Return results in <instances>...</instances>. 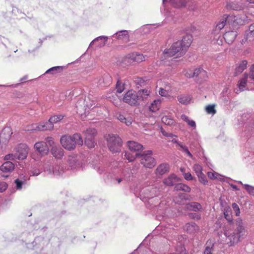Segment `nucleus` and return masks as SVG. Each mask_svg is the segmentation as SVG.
Returning <instances> with one entry per match:
<instances>
[{"instance_id":"f257e3e1","label":"nucleus","mask_w":254,"mask_h":254,"mask_svg":"<svg viewBox=\"0 0 254 254\" xmlns=\"http://www.w3.org/2000/svg\"><path fill=\"white\" fill-rule=\"evenodd\" d=\"M237 229L232 230L230 228L226 229L224 231V235L226 237L227 244L229 246H233L240 241V239L244 236L246 230L243 225L242 219L237 220Z\"/></svg>"},{"instance_id":"f03ea898","label":"nucleus","mask_w":254,"mask_h":254,"mask_svg":"<svg viewBox=\"0 0 254 254\" xmlns=\"http://www.w3.org/2000/svg\"><path fill=\"white\" fill-rule=\"evenodd\" d=\"M60 143L64 149L71 151L75 148L76 145H82L83 142L80 134L74 133L72 135H62L60 139Z\"/></svg>"},{"instance_id":"7ed1b4c3","label":"nucleus","mask_w":254,"mask_h":254,"mask_svg":"<svg viewBox=\"0 0 254 254\" xmlns=\"http://www.w3.org/2000/svg\"><path fill=\"white\" fill-rule=\"evenodd\" d=\"M109 150L113 153L119 152L121 150L122 141L117 135L108 134L105 136Z\"/></svg>"},{"instance_id":"20e7f679","label":"nucleus","mask_w":254,"mask_h":254,"mask_svg":"<svg viewBox=\"0 0 254 254\" xmlns=\"http://www.w3.org/2000/svg\"><path fill=\"white\" fill-rule=\"evenodd\" d=\"M152 151L148 150L144 151L142 154L136 153V156L140 157V162L143 166L146 168H153L156 164L154 158L152 156Z\"/></svg>"},{"instance_id":"39448f33","label":"nucleus","mask_w":254,"mask_h":254,"mask_svg":"<svg viewBox=\"0 0 254 254\" xmlns=\"http://www.w3.org/2000/svg\"><path fill=\"white\" fill-rule=\"evenodd\" d=\"M186 51L182 46V44L178 41L173 43L170 48L164 51V54L168 57L175 56L176 57H180L185 54Z\"/></svg>"},{"instance_id":"423d86ee","label":"nucleus","mask_w":254,"mask_h":254,"mask_svg":"<svg viewBox=\"0 0 254 254\" xmlns=\"http://www.w3.org/2000/svg\"><path fill=\"white\" fill-rule=\"evenodd\" d=\"M123 101L131 106L139 105L138 94L133 90H129L124 94Z\"/></svg>"},{"instance_id":"0eeeda50","label":"nucleus","mask_w":254,"mask_h":254,"mask_svg":"<svg viewBox=\"0 0 254 254\" xmlns=\"http://www.w3.org/2000/svg\"><path fill=\"white\" fill-rule=\"evenodd\" d=\"M18 160H24L27 157L29 151V147L25 143L18 144L14 149Z\"/></svg>"},{"instance_id":"6e6552de","label":"nucleus","mask_w":254,"mask_h":254,"mask_svg":"<svg viewBox=\"0 0 254 254\" xmlns=\"http://www.w3.org/2000/svg\"><path fill=\"white\" fill-rule=\"evenodd\" d=\"M145 60V57L142 54L137 52H133L127 54L124 58L125 64H131L135 62L141 63Z\"/></svg>"},{"instance_id":"1a4fd4ad","label":"nucleus","mask_w":254,"mask_h":254,"mask_svg":"<svg viewBox=\"0 0 254 254\" xmlns=\"http://www.w3.org/2000/svg\"><path fill=\"white\" fill-rule=\"evenodd\" d=\"M97 131L94 128H88L84 132L85 143L89 148L94 147L95 142L94 137L96 135Z\"/></svg>"},{"instance_id":"9d476101","label":"nucleus","mask_w":254,"mask_h":254,"mask_svg":"<svg viewBox=\"0 0 254 254\" xmlns=\"http://www.w3.org/2000/svg\"><path fill=\"white\" fill-rule=\"evenodd\" d=\"M12 133V130L10 127H6L4 128L0 134V143L1 145L7 144Z\"/></svg>"},{"instance_id":"9b49d317","label":"nucleus","mask_w":254,"mask_h":254,"mask_svg":"<svg viewBox=\"0 0 254 254\" xmlns=\"http://www.w3.org/2000/svg\"><path fill=\"white\" fill-rule=\"evenodd\" d=\"M34 149L41 156L47 155L49 151L47 143L43 141L36 142L34 145Z\"/></svg>"},{"instance_id":"f8f14e48","label":"nucleus","mask_w":254,"mask_h":254,"mask_svg":"<svg viewBox=\"0 0 254 254\" xmlns=\"http://www.w3.org/2000/svg\"><path fill=\"white\" fill-rule=\"evenodd\" d=\"M169 165L167 163L160 164L156 169L155 173L157 176H161L169 171Z\"/></svg>"},{"instance_id":"ddd939ff","label":"nucleus","mask_w":254,"mask_h":254,"mask_svg":"<svg viewBox=\"0 0 254 254\" xmlns=\"http://www.w3.org/2000/svg\"><path fill=\"white\" fill-rule=\"evenodd\" d=\"M51 152L53 156L57 159H61L64 154L63 149L60 146H53L51 149Z\"/></svg>"},{"instance_id":"4468645a","label":"nucleus","mask_w":254,"mask_h":254,"mask_svg":"<svg viewBox=\"0 0 254 254\" xmlns=\"http://www.w3.org/2000/svg\"><path fill=\"white\" fill-rule=\"evenodd\" d=\"M180 181L179 178L174 174H171L163 180V183L166 186H172Z\"/></svg>"},{"instance_id":"2eb2a0df","label":"nucleus","mask_w":254,"mask_h":254,"mask_svg":"<svg viewBox=\"0 0 254 254\" xmlns=\"http://www.w3.org/2000/svg\"><path fill=\"white\" fill-rule=\"evenodd\" d=\"M14 168L15 165L11 161H6L0 167V170L3 173H10Z\"/></svg>"},{"instance_id":"dca6fc26","label":"nucleus","mask_w":254,"mask_h":254,"mask_svg":"<svg viewBox=\"0 0 254 254\" xmlns=\"http://www.w3.org/2000/svg\"><path fill=\"white\" fill-rule=\"evenodd\" d=\"M237 36V33L235 31H230L226 32L224 35V39L229 44H232L236 39Z\"/></svg>"},{"instance_id":"f3484780","label":"nucleus","mask_w":254,"mask_h":254,"mask_svg":"<svg viewBox=\"0 0 254 254\" xmlns=\"http://www.w3.org/2000/svg\"><path fill=\"white\" fill-rule=\"evenodd\" d=\"M138 96V98L143 101H147L150 97L151 91L147 89H140L136 92Z\"/></svg>"},{"instance_id":"a211bd4d","label":"nucleus","mask_w":254,"mask_h":254,"mask_svg":"<svg viewBox=\"0 0 254 254\" xmlns=\"http://www.w3.org/2000/svg\"><path fill=\"white\" fill-rule=\"evenodd\" d=\"M127 145L129 149L133 151H142L144 149L142 144L133 141H128Z\"/></svg>"},{"instance_id":"6ab92c4d","label":"nucleus","mask_w":254,"mask_h":254,"mask_svg":"<svg viewBox=\"0 0 254 254\" xmlns=\"http://www.w3.org/2000/svg\"><path fill=\"white\" fill-rule=\"evenodd\" d=\"M192 41V36L190 35H186L183 37L181 41L178 42L182 44V47L187 51V49L190 45Z\"/></svg>"},{"instance_id":"aec40b11","label":"nucleus","mask_w":254,"mask_h":254,"mask_svg":"<svg viewBox=\"0 0 254 254\" xmlns=\"http://www.w3.org/2000/svg\"><path fill=\"white\" fill-rule=\"evenodd\" d=\"M248 74L245 73L238 81L237 86L240 91L244 90L247 83L248 82Z\"/></svg>"},{"instance_id":"412c9836","label":"nucleus","mask_w":254,"mask_h":254,"mask_svg":"<svg viewBox=\"0 0 254 254\" xmlns=\"http://www.w3.org/2000/svg\"><path fill=\"white\" fill-rule=\"evenodd\" d=\"M54 129V125L49 121L43 122L38 124L37 126V129L41 131L52 130Z\"/></svg>"},{"instance_id":"4be33fe9","label":"nucleus","mask_w":254,"mask_h":254,"mask_svg":"<svg viewBox=\"0 0 254 254\" xmlns=\"http://www.w3.org/2000/svg\"><path fill=\"white\" fill-rule=\"evenodd\" d=\"M162 101V100L160 99L154 100L149 107V110L152 112L158 111L160 108Z\"/></svg>"},{"instance_id":"5701e85b","label":"nucleus","mask_w":254,"mask_h":254,"mask_svg":"<svg viewBox=\"0 0 254 254\" xmlns=\"http://www.w3.org/2000/svg\"><path fill=\"white\" fill-rule=\"evenodd\" d=\"M185 208L189 210L196 211L200 210L202 208V207L200 203L196 202H192L187 204Z\"/></svg>"},{"instance_id":"b1692460","label":"nucleus","mask_w":254,"mask_h":254,"mask_svg":"<svg viewBox=\"0 0 254 254\" xmlns=\"http://www.w3.org/2000/svg\"><path fill=\"white\" fill-rule=\"evenodd\" d=\"M247 64L248 62L246 60L241 61L235 69V75H238L241 73L247 68Z\"/></svg>"},{"instance_id":"393cba45","label":"nucleus","mask_w":254,"mask_h":254,"mask_svg":"<svg viewBox=\"0 0 254 254\" xmlns=\"http://www.w3.org/2000/svg\"><path fill=\"white\" fill-rule=\"evenodd\" d=\"M185 229L189 233H193L198 231L199 227L195 223H187L185 226Z\"/></svg>"},{"instance_id":"a878e982","label":"nucleus","mask_w":254,"mask_h":254,"mask_svg":"<svg viewBox=\"0 0 254 254\" xmlns=\"http://www.w3.org/2000/svg\"><path fill=\"white\" fill-rule=\"evenodd\" d=\"M117 118L121 122L125 123L127 126L131 125L133 121V120L131 117H128L127 118H126L123 115L121 114H117Z\"/></svg>"},{"instance_id":"bb28decb","label":"nucleus","mask_w":254,"mask_h":254,"mask_svg":"<svg viewBox=\"0 0 254 254\" xmlns=\"http://www.w3.org/2000/svg\"><path fill=\"white\" fill-rule=\"evenodd\" d=\"M179 199H181L182 200H190V195L185 194V193H180L177 196H175L174 198V201L175 203L179 204H183L184 202H182L181 200H179Z\"/></svg>"},{"instance_id":"cd10ccee","label":"nucleus","mask_w":254,"mask_h":254,"mask_svg":"<svg viewBox=\"0 0 254 254\" xmlns=\"http://www.w3.org/2000/svg\"><path fill=\"white\" fill-rule=\"evenodd\" d=\"M173 5L177 8L185 7L189 1V0H171Z\"/></svg>"},{"instance_id":"c85d7f7f","label":"nucleus","mask_w":254,"mask_h":254,"mask_svg":"<svg viewBox=\"0 0 254 254\" xmlns=\"http://www.w3.org/2000/svg\"><path fill=\"white\" fill-rule=\"evenodd\" d=\"M177 99L181 104H188L190 103L191 97L190 95L183 94L178 96Z\"/></svg>"},{"instance_id":"c756f323","label":"nucleus","mask_w":254,"mask_h":254,"mask_svg":"<svg viewBox=\"0 0 254 254\" xmlns=\"http://www.w3.org/2000/svg\"><path fill=\"white\" fill-rule=\"evenodd\" d=\"M175 190H182L185 192H189L190 191L191 189L188 185L183 183L177 184L174 188Z\"/></svg>"},{"instance_id":"7c9ffc66","label":"nucleus","mask_w":254,"mask_h":254,"mask_svg":"<svg viewBox=\"0 0 254 254\" xmlns=\"http://www.w3.org/2000/svg\"><path fill=\"white\" fill-rule=\"evenodd\" d=\"M224 215L225 218L229 222H233V216L231 209L230 207H226L224 210Z\"/></svg>"},{"instance_id":"2f4dec72","label":"nucleus","mask_w":254,"mask_h":254,"mask_svg":"<svg viewBox=\"0 0 254 254\" xmlns=\"http://www.w3.org/2000/svg\"><path fill=\"white\" fill-rule=\"evenodd\" d=\"M162 122L167 126H173L175 124V122L172 118L168 116H164L162 118Z\"/></svg>"},{"instance_id":"473e14b6","label":"nucleus","mask_w":254,"mask_h":254,"mask_svg":"<svg viewBox=\"0 0 254 254\" xmlns=\"http://www.w3.org/2000/svg\"><path fill=\"white\" fill-rule=\"evenodd\" d=\"M213 244L211 241H208L206 243V247L203 252V254H212L213 249Z\"/></svg>"},{"instance_id":"72a5a7b5","label":"nucleus","mask_w":254,"mask_h":254,"mask_svg":"<svg viewBox=\"0 0 254 254\" xmlns=\"http://www.w3.org/2000/svg\"><path fill=\"white\" fill-rule=\"evenodd\" d=\"M64 116L63 115H54L50 118L49 122L53 125L64 119Z\"/></svg>"},{"instance_id":"f704fd0d","label":"nucleus","mask_w":254,"mask_h":254,"mask_svg":"<svg viewBox=\"0 0 254 254\" xmlns=\"http://www.w3.org/2000/svg\"><path fill=\"white\" fill-rule=\"evenodd\" d=\"M223 37H222L220 35H216L214 37L212 42L213 44H217L221 46L223 43Z\"/></svg>"},{"instance_id":"c9c22d12","label":"nucleus","mask_w":254,"mask_h":254,"mask_svg":"<svg viewBox=\"0 0 254 254\" xmlns=\"http://www.w3.org/2000/svg\"><path fill=\"white\" fill-rule=\"evenodd\" d=\"M226 23V18H222L216 25L215 31H220L223 29Z\"/></svg>"},{"instance_id":"e433bc0d","label":"nucleus","mask_w":254,"mask_h":254,"mask_svg":"<svg viewBox=\"0 0 254 254\" xmlns=\"http://www.w3.org/2000/svg\"><path fill=\"white\" fill-rule=\"evenodd\" d=\"M226 8L228 9H233L238 10L241 9L242 6L238 4H236L232 2L227 4Z\"/></svg>"},{"instance_id":"4c0bfd02","label":"nucleus","mask_w":254,"mask_h":254,"mask_svg":"<svg viewBox=\"0 0 254 254\" xmlns=\"http://www.w3.org/2000/svg\"><path fill=\"white\" fill-rule=\"evenodd\" d=\"M215 105L214 104H210L206 106L205 111L209 114H215L216 110L215 109Z\"/></svg>"},{"instance_id":"58836bf2","label":"nucleus","mask_w":254,"mask_h":254,"mask_svg":"<svg viewBox=\"0 0 254 254\" xmlns=\"http://www.w3.org/2000/svg\"><path fill=\"white\" fill-rule=\"evenodd\" d=\"M116 36L118 39H122L123 38H128V34L127 30L120 31L116 33Z\"/></svg>"},{"instance_id":"ea45409f","label":"nucleus","mask_w":254,"mask_h":254,"mask_svg":"<svg viewBox=\"0 0 254 254\" xmlns=\"http://www.w3.org/2000/svg\"><path fill=\"white\" fill-rule=\"evenodd\" d=\"M199 73L200 75L198 78V79H200L201 81H206L207 80L208 76L207 72L205 70L202 68L201 72H200Z\"/></svg>"},{"instance_id":"a19ab883","label":"nucleus","mask_w":254,"mask_h":254,"mask_svg":"<svg viewBox=\"0 0 254 254\" xmlns=\"http://www.w3.org/2000/svg\"><path fill=\"white\" fill-rule=\"evenodd\" d=\"M193 170L196 173V175H201L202 173V167L198 164H195L193 166Z\"/></svg>"},{"instance_id":"79ce46f5","label":"nucleus","mask_w":254,"mask_h":254,"mask_svg":"<svg viewBox=\"0 0 254 254\" xmlns=\"http://www.w3.org/2000/svg\"><path fill=\"white\" fill-rule=\"evenodd\" d=\"M63 68L62 66H55L53 67L48 70H47L46 72V73L51 72L52 74H55L58 73V72L62 70Z\"/></svg>"},{"instance_id":"37998d69","label":"nucleus","mask_w":254,"mask_h":254,"mask_svg":"<svg viewBox=\"0 0 254 254\" xmlns=\"http://www.w3.org/2000/svg\"><path fill=\"white\" fill-rule=\"evenodd\" d=\"M197 177L199 179V181L203 184L204 185H206L208 184V181L206 178V176L203 173L201 174V175H197Z\"/></svg>"},{"instance_id":"c03bdc74","label":"nucleus","mask_w":254,"mask_h":254,"mask_svg":"<svg viewBox=\"0 0 254 254\" xmlns=\"http://www.w3.org/2000/svg\"><path fill=\"white\" fill-rule=\"evenodd\" d=\"M178 145L180 146V147L181 148L182 150L186 153L190 157L192 158L193 156L190 152V151L189 150L187 146L182 145L181 143H178Z\"/></svg>"},{"instance_id":"a18cd8bd","label":"nucleus","mask_w":254,"mask_h":254,"mask_svg":"<svg viewBox=\"0 0 254 254\" xmlns=\"http://www.w3.org/2000/svg\"><path fill=\"white\" fill-rule=\"evenodd\" d=\"M254 36V23L252 24L249 26V31L247 33V38L248 40L249 37Z\"/></svg>"},{"instance_id":"49530a36","label":"nucleus","mask_w":254,"mask_h":254,"mask_svg":"<svg viewBox=\"0 0 254 254\" xmlns=\"http://www.w3.org/2000/svg\"><path fill=\"white\" fill-rule=\"evenodd\" d=\"M17 159L16 155L15 153H10L5 155L4 157V160L6 161H9V160H13Z\"/></svg>"},{"instance_id":"de8ad7c7","label":"nucleus","mask_w":254,"mask_h":254,"mask_svg":"<svg viewBox=\"0 0 254 254\" xmlns=\"http://www.w3.org/2000/svg\"><path fill=\"white\" fill-rule=\"evenodd\" d=\"M232 207L234 211L236 216H239L240 214V209L239 206L236 203H233Z\"/></svg>"},{"instance_id":"09e8293b","label":"nucleus","mask_w":254,"mask_h":254,"mask_svg":"<svg viewBox=\"0 0 254 254\" xmlns=\"http://www.w3.org/2000/svg\"><path fill=\"white\" fill-rule=\"evenodd\" d=\"M244 188L251 195L254 196V187L248 185H245Z\"/></svg>"},{"instance_id":"8fccbe9b","label":"nucleus","mask_w":254,"mask_h":254,"mask_svg":"<svg viewBox=\"0 0 254 254\" xmlns=\"http://www.w3.org/2000/svg\"><path fill=\"white\" fill-rule=\"evenodd\" d=\"M250 78L254 81V64L252 65L249 69Z\"/></svg>"},{"instance_id":"3c124183","label":"nucleus","mask_w":254,"mask_h":254,"mask_svg":"<svg viewBox=\"0 0 254 254\" xmlns=\"http://www.w3.org/2000/svg\"><path fill=\"white\" fill-rule=\"evenodd\" d=\"M159 94L162 97H167L169 96V93L168 91L165 89H164L162 88H160L159 90Z\"/></svg>"},{"instance_id":"603ef678","label":"nucleus","mask_w":254,"mask_h":254,"mask_svg":"<svg viewBox=\"0 0 254 254\" xmlns=\"http://www.w3.org/2000/svg\"><path fill=\"white\" fill-rule=\"evenodd\" d=\"M7 184L4 182H0V192L5 191L7 188Z\"/></svg>"},{"instance_id":"864d4df0","label":"nucleus","mask_w":254,"mask_h":254,"mask_svg":"<svg viewBox=\"0 0 254 254\" xmlns=\"http://www.w3.org/2000/svg\"><path fill=\"white\" fill-rule=\"evenodd\" d=\"M207 176L211 180H215L217 178L218 174L212 172H208Z\"/></svg>"},{"instance_id":"5fc2aeb1","label":"nucleus","mask_w":254,"mask_h":254,"mask_svg":"<svg viewBox=\"0 0 254 254\" xmlns=\"http://www.w3.org/2000/svg\"><path fill=\"white\" fill-rule=\"evenodd\" d=\"M125 157L129 161V162L133 161L136 158V156H133L129 153H126Z\"/></svg>"},{"instance_id":"6e6d98bb","label":"nucleus","mask_w":254,"mask_h":254,"mask_svg":"<svg viewBox=\"0 0 254 254\" xmlns=\"http://www.w3.org/2000/svg\"><path fill=\"white\" fill-rule=\"evenodd\" d=\"M116 89L118 93H121L123 91L124 88L123 86L122 85L121 83H119V82H118L116 85Z\"/></svg>"},{"instance_id":"4d7b16f0","label":"nucleus","mask_w":254,"mask_h":254,"mask_svg":"<svg viewBox=\"0 0 254 254\" xmlns=\"http://www.w3.org/2000/svg\"><path fill=\"white\" fill-rule=\"evenodd\" d=\"M46 143L47 142L50 146H52L54 144V138L52 137L48 136L45 138Z\"/></svg>"},{"instance_id":"13d9d810","label":"nucleus","mask_w":254,"mask_h":254,"mask_svg":"<svg viewBox=\"0 0 254 254\" xmlns=\"http://www.w3.org/2000/svg\"><path fill=\"white\" fill-rule=\"evenodd\" d=\"M184 178L187 180L190 181L193 180V177L191 176L190 172L184 173Z\"/></svg>"},{"instance_id":"bf43d9fd","label":"nucleus","mask_w":254,"mask_h":254,"mask_svg":"<svg viewBox=\"0 0 254 254\" xmlns=\"http://www.w3.org/2000/svg\"><path fill=\"white\" fill-rule=\"evenodd\" d=\"M201 69H202V68H201V67L197 68L195 69L194 71H193V77H196L198 78V77L200 75L199 73H200V72H201Z\"/></svg>"},{"instance_id":"052dcab7","label":"nucleus","mask_w":254,"mask_h":254,"mask_svg":"<svg viewBox=\"0 0 254 254\" xmlns=\"http://www.w3.org/2000/svg\"><path fill=\"white\" fill-rule=\"evenodd\" d=\"M161 131L162 133L163 134V135L164 136H165L170 137H172L173 136H176V135H174V134H173L171 133H168V132H167L163 128H161Z\"/></svg>"},{"instance_id":"680f3d73","label":"nucleus","mask_w":254,"mask_h":254,"mask_svg":"<svg viewBox=\"0 0 254 254\" xmlns=\"http://www.w3.org/2000/svg\"><path fill=\"white\" fill-rule=\"evenodd\" d=\"M15 183L16 185V188L17 189H21L22 188V185L23 184V182L19 180L18 179H17L15 180Z\"/></svg>"},{"instance_id":"e2e57ef3","label":"nucleus","mask_w":254,"mask_h":254,"mask_svg":"<svg viewBox=\"0 0 254 254\" xmlns=\"http://www.w3.org/2000/svg\"><path fill=\"white\" fill-rule=\"evenodd\" d=\"M193 71L190 69L187 70L185 73V76L187 77V78L193 77Z\"/></svg>"},{"instance_id":"0e129e2a","label":"nucleus","mask_w":254,"mask_h":254,"mask_svg":"<svg viewBox=\"0 0 254 254\" xmlns=\"http://www.w3.org/2000/svg\"><path fill=\"white\" fill-rule=\"evenodd\" d=\"M187 123H188V124L191 127H196V124H195V123L194 121L193 120H190V119L189 120V121H187Z\"/></svg>"},{"instance_id":"69168bd1","label":"nucleus","mask_w":254,"mask_h":254,"mask_svg":"<svg viewBox=\"0 0 254 254\" xmlns=\"http://www.w3.org/2000/svg\"><path fill=\"white\" fill-rule=\"evenodd\" d=\"M180 251L178 250V249H177L176 251L178 253H179L180 254H185V253H186L185 249L184 246H181L180 247Z\"/></svg>"},{"instance_id":"338daca9","label":"nucleus","mask_w":254,"mask_h":254,"mask_svg":"<svg viewBox=\"0 0 254 254\" xmlns=\"http://www.w3.org/2000/svg\"><path fill=\"white\" fill-rule=\"evenodd\" d=\"M181 119L187 123V121H189V118L188 116L185 115H182L181 116Z\"/></svg>"},{"instance_id":"774afa93","label":"nucleus","mask_w":254,"mask_h":254,"mask_svg":"<svg viewBox=\"0 0 254 254\" xmlns=\"http://www.w3.org/2000/svg\"><path fill=\"white\" fill-rule=\"evenodd\" d=\"M193 218L199 220L200 219V215L197 213H194L193 215Z\"/></svg>"}]
</instances>
